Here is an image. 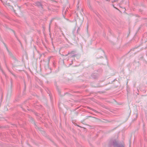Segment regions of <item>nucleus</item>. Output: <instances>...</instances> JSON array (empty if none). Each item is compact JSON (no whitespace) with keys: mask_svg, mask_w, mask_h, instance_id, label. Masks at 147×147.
<instances>
[{"mask_svg":"<svg viewBox=\"0 0 147 147\" xmlns=\"http://www.w3.org/2000/svg\"><path fill=\"white\" fill-rule=\"evenodd\" d=\"M68 55V54H66V55H65V56H67Z\"/></svg>","mask_w":147,"mask_h":147,"instance_id":"10","label":"nucleus"},{"mask_svg":"<svg viewBox=\"0 0 147 147\" xmlns=\"http://www.w3.org/2000/svg\"><path fill=\"white\" fill-rule=\"evenodd\" d=\"M2 72H3V74H4V72H3V70H2Z\"/></svg>","mask_w":147,"mask_h":147,"instance_id":"11","label":"nucleus"},{"mask_svg":"<svg viewBox=\"0 0 147 147\" xmlns=\"http://www.w3.org/2000/svg\"><path fill=\"white\" fill-rule=\"evenodd\" d=\"M5 6L7 8L11 10L13 9L14 12H15V10L13 9V7L9 3H7L5 5Z\"/></svg>","mask_w":147,"mask_h":147,"instance_id":"3","label":"nucleus"},{"mask_svg":"<svg viewBox=\"0 0 147 147\" xmlns=\"http://www.w3.org/2000/svg\"><path fill=\"white\" fill-rule=\"evenodd\" d=\"M15 36H16V37L17 38V39H18V40L20 41L19 40H18V38H17V37L16 36V35H15Z\"/></svg>","mask_w":147,"mask_h":147,"instance_id":"8","label":"nucleus"},{"mask_svg":"<svg viewBox=\"0 0 147 147\" xmlns=\"http://www.w3.org/2000/svg\"><path fill=\"white\" fill-rule=\"evenodd\" d=\"M110 144L111 146H113L114 147H124L122 144H118L115 140H111L110 142Z\"/></svg>","mask_w":147,"mask_h":147,"instance_id":"1","label":"nucleus"},{"mask_svg":"<svg viewBox=\"0 0 147 147\" xmlns=\"http://www.w3.org/2000/svg\"><path fill=\"white\" fill-rule=\"evenodd\" d=\"M11 83H12V79H11Z\"/></svg>","mask_w":147,"mask_h":147,"instance_id":"9","label":"nucleus"},{"mask_svg":"<svg viewBox=\"0 0 147 147\" xmlns=\"http://www.w3.org/2000/svg\"><path fill=\"white\" fill-rule=\"evenodd\" d=\"M48 61H49V59Z\"/></svg>","mask_w":147,"mask_h":147,"instance_id":"15","label":"nucleus"},{"mask_svg":"<svg viewBox=\"0 0 147 147\" xmlns=\"http://www.w3.org/2000/svg\"><path fill=\"white\" fill-rule=\"evenodd\" d=\"M1 0V1H2V0Z\"/></svg>","mask_w":147,"mask_h":147,"instance_id":"16","label":"nucleus"},{"mask_svg":"<svg viewBox=\"0 0 147 147\" xmlns=\"http://www.w3.org/2000/svg\"><path fill=\"white\" fill-rule=\"evenodd\" d=\"M24 84H25V86H26V85H25V82H24Z\"/></svg>","mask_w":147,"mask_h":147,"instance_id":"14","label":"nucleus"},{"mask_svg":"<svg viewBox=\"0 0 147 147\" xmlns=\"http://www.w3.org/2000/svg\"><path fill=\"white\" fill-rule=\"evenodd\" d=\"M76 52L75 51H73L71 52H69L68 53V55L70 54V57H75L77 55V54L76 53Z\"/></svg>","mask_w":147,"mask_h":147,"instance_id":"2","label":"nucleus"},{"mask_svg":"<svg viewBox=\"0 0 147 147\" xmlns=\"http://www.w3.org/2000/svg\"><path fill=\"white\" fill-rule=\"evenodd\" d=\"M13 32L15 34V32L13 31Z\"/></svg>","mask_w":147,"mask_h":147,"instance_id":"13","label":"nucleus"},{"mask_svg":"<svg viewBox=\"0 0 147 147\" xmlns=\"http://www.w3.org/2000/svg\"><path fill=\"white\" fill-rule=\"evenodd\" d=\"M35 5L38 6L39 7H41L42 8V4L39 1H37L35 3Z\"/></svg>","mask_w":147,"mask_h":147,"instance_id":"4","label":"nucleus"},{"mask_svg":"<svg viewBox=\"0 0 147 147\" xmlns=\"http://www.w3.org/2000/svg\"><path fill=\"white\" fill-rule=\"evenodd\" d=\"M80 30L79 28H78V30H77V32H78Z\"/></svg>","mask_w":147,"mask_h":147,"instance_id":"7","label":"nucleus"},{"mask_svg":"<svg viewBox=\"0 0 147 147\" xmlns=\"http://www.w3.org/2000/svg\"><path fill=\"white\" fill-rule=\"evenodd\" d=\"M89 108L90 109V110L93 111H94L95 112H96V113L97 112V111H96L95 110H94V109H93L92 108H90V107H89Z\"/></svg>","mask_w":147,"mask_h":147,"instance_id":"5","label":"nucleus"},{"mask_svg":"<svg viewBox=\"0 0 147 147\" xmlns=\"http://www.w3.org/2000/svg\"><path fill=\"white\" fill-rule=\"evenodd\" d=\"M9 71L10 72V73H11L13 74V75H14L10 71Z\"/></svg>","mask_w":147,"mask_h":147,"instance_id":"12","label":"nucleus"},{"mask_svg":"<svg viewBox=\"0 0 147 147\" xmlns=\"http://www.w3.org/2000/svg\"><path fill=\"white\" fill-rule=\"evenodd\" d=\"M4 45L5 46V47L6 48V49L7 50V51H8V49L7 47V46H6V45L5 44V43H4Z\"/></svg>","mask_w":147,"mask_h":147,"instance_id":"6","label":"nucleus"}]
</instances>
